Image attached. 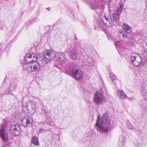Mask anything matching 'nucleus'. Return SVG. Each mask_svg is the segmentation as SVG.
<instances>
[{
	"label": "nucleus",
	"mask_w": 147,
	"mask_h": 147,
	"mask_svg": "<svg viewBox=\"0 0 147 147\" xmlns=\"http://www.w3.org/2000/svg\"><path fill=\"white\" fill-rule=\"evenodd\" d=\"M98 117L95 124V128L100 133H108L111 130V125L109 115L107 113H104L100 117L98 114Z\"/></svg>",
	"instance_id": "1"
},
{
	"label": "nucleus",
	"mask_w": 147,
	"mask_h": 147,
	"mask_svg": "<svg viewBox=\"0 0 147 147\" xmlns=\"http://www.w3.org/2000/svg\"><path fill=\"white\" fill-rule=\"evenodd\" d=\"M54 51L48 50L42 53L41 55L42 59L47 63L49 62L54 60Z\"/></svg>",
	"instance_id": "6"
},
{
	"label": "nucleus",
	"mask_w": 147,
	"mask_h": 147,
	"mask_svg": "<svg viewBox=\"0 0 147 147\" xmlns=\"http://www.w3.org/2000/svg\"><path fill=\"white\" fill-rule=\"evenodd\" d=\"M96 11L98 13V11H100L98 15L100 18V19L98 21L95 20L94 21V26L95 29L98 28L102 29L104 25L106 27H109L112 26L113 25L114 22L111 18H107L106 16L104 15L102 16L104 13L101 11L100 10Z\"/></svg>",
	"instance_id": "3"
},
{
	"label": "nucleus",
	"mask_w": 147,
	"mask_h": 147,
	"mask_svg": "<svg viewBox=\"0 0 147 147\" xmlns=\"http://www.w3.org/2000/svg\"><path fill=\"white\" fill-rule=\"evenodd\" d=\"M85 1H86L87 0H85Z\"/></svg>",
	"instance_id": "45"
},
{
	"label": "nucleus",
	"mask_w": 147,
	"mask_h": 147,
	"mask_svg": "<svg viewBox=\"0 0 147 147\" xmlns=\"http://www.w3.org/2000/svg\"><path fill=\"white\" fill-rule=\"evenodd\" d=\"M10 129L11 131V135L16 137L18 136L19 134V131L21 129V125L14 122H12L10 124Z\"/></svg>",
	"instance_id": "5"
},
{
	"label": "nucleus",
	"mask_w": 147,
	"mask_h": 147,
	"mask_svg": "<svg viewBox=\"0 0 147 147\" xmlns=\"http://www.w3.org/2000/svg\"><path fill=\"white\" fill-rule=\"evenodd\" d=\"M141 93L144 96H147V85L143 84L141 89Z\"/></svg>",
	"instance_id": "17"
},
{
	"label": "nucleus",
	"mask_w": 147,
	"mask_h": 147,
	"mask_svg": "<svg viewBox=\"0 0 147 147\" xmlns=\"http://www.w3.org/2000/svg\"><path fill=\"white\" fill-rule=\"evenodd\" d=\"M32 138H37V137H36L35 136H33L32 137Z\"/></svg>",
	"instance_id": "41"
},
{
	"label": "nucleus",
	"mask_w": 147,
	"mask_h": 147,
	"mask_svg": "<svg viewBox=\"0 0 147 147\" xmlns=\"http://www.w3.org/2000/svg\"><path fill=\"white\" fill-rule=\"evenodd\" d=\"M90 4V6L92 9L97 10H100L99 9H97V5L96 2H93L92 3H89Z\"/></svg>",
	"instance_id": "20"
},
{
	"label": "nucleus",
	"mask_w": 147,
	"mask_h": 147,
	"mask_svg": "<svg viewBox=\"0 0 147 147\" xmlns=\"http://www.w3.org/2000/svg\"><path fill=\"white\" fill-rule=\"evenodd\" d=\"M54 60L59 62L64 61L66 59L65 54L62 53L54 51Z\"/></svg>",
	"instance_id": "11"
},
{
	"label": "nucleus",
	"mask_w": 147,
	"mask_h": 147,
	"mask_svg": "<svg viewBox=\"0 0 147 147\" xmlns=\"http://www.w3.org/2000/svg\"><path fill=\"white\" fill-rule=\"evenodd\" d=\"M39 56L34 54H27L24 59L25 64L23 65L24 69L30 72L35 71L39 70L40 67V65L39 63L36 61Z\"/></svg>",
	"instance_id": "2"
},
{
	"label": "nucleus",
	"mask_w": 147,
	"mask_h": 147,
	"mask_svg": "<svg viewBox=\"0 0 147 147\" xmlns=\"http://www.w3.org/2000/svg\"><path fill=\"white\" fill-rule=\"evenodd\" d=\"M44 131V129H43L40 128L39 129L38 131V133H42V132Z\"/></svg>",
	"instance_id": "34"
},
{
	"label": "nucleus",
	"mask_w": 147,
	"mask_h": 147,
	"mask_svg": "<svg viewBox=\"0 0 147 147\" xmlns=\"http://www.w3.org/2000/svg\"><path fill=\"white\" fill-rule=\"evenodd\" d=\"M6 85V84L5 82H3L2 84V85L1 87V88H5V85Z\"/></svg>",
	"instance_id": "33"
},
{
	"label": "nucleus",
	"mask_w": 147,
	"mask_h": 147,
	"mask_svg": "<svg viewBox=\"0 0 147 147\" xmlns=\"http://www.w3.org/2000/svg\"><path fill=\"white\" fill-rule=\"evenodd\" d=\"M27 108V110L28 113H30L31 115H33L36 112V107L35 105L33 103H31L28 108V106L26 107L23 105V109L24 107Z\"/></svg>",
	"instance_id": "14"
},
{
	"label": "nucleus",
	"mask_w": 147,
	"mask_h": 147,
	"mask_svg": "<svg viewBox=\"0 0 147 147\" xmlns=\"http://www.w3.org/2000/svg\"><path fill=\"white\" fill-rule=\"evenodd\" d=\"M65 72L66 74L77 80H80L83 77V73L77 65L74 66L71 69L65 70Z\"/></svg>",
	"instance_id": "4"
},
{
	"label": "nucleus",
	"mask_w": 147,
	"mask_h": 147,
	"mask_svg": "<svg viewBox=\"0 0 147 147\" xmlns=\"http://www.w3.org/2000/svg\"><path fill=\"white\" fill-rule=\"evenodd\" d=\"M125 142V138H120L119 141V143L122 146H124Z\"/></svg>",
	"instance_id": "26"
},
{
	"label": "nucleus",
	"mask_w": 147,
	"mask_h": 147,
	"mask_svg": "<svg viewBox=\"0 0 147 147\" xmlns=\"http://www.w3.org/2000/svg\"><path fill=\"white\" fill-rule=\"evenodd\" d=\"M127 127L129 129H131L132 130L134 129L133 126L129 121H128L127 123Z\"/></svg>",
	"instance_id": "23"
},
{
	"label": "nucleus",
	"mask_w": 147,
	"mask_h": 147,
	"mask_svg": "<svg viewBox=\"0 0 147 147\" xmlns=\"http://www.w3.org/2000/svg\"><path fill=\"white\" fill-rule=\"evenodd\" d=\"M8 123L6 122L1 124L0 129V137L1 138H8V133L5 129L8 126Z\"/></svg>",
	"instance_id": "8"
},
{
	"label": "nucleus",
	"mask_w": 147,
	"mask_h": 147,
	"mask_svg": "<svg viewBox=\"0 0 147 147\" xmlns=\"http://www.w3.org/2000/svg\"><path fill=\"white\" fill-rule=\"evenodd\" d=\"M80 47L77 43H75L74 47L69 52V57L72 60H74L76 59L78 56V49Z\"/></svg>",
	"instance_id": "7"
},
{
	"label": "nucleus",
	"mask_w": 147,
	"mask_h": 147,
	"mask_svg": "<svg viewBox=\"0 0 147 147\" xmlns=\"http://www.w3.org/2000/svg\"><path fill=\"white\" fill-rule=\"evenodd\" d=\"M122 9H120L119 7L117 10L116 12L117 13H118V15H120L122 11Z\"/></svg>",
	"instance_id": "30"
},
{
	"label": "nucleus",
	"mask_w": 147,
	"mask_h": 147,
	"mask_svg": "<svg viewBox=\"0 0 147 147\" xmlns=\"http://www.w3.org/2000/svg\"><path fill=\"white\" fill-rule=\"evenodd\" d=\"M9 109V108L7 106H5V108L3 107L2 108V110L4 111L5 112L8 111Z\"/></svg>",
	"instance_id": "28"
},
{
	"label": "nucleus",
	"mask_w": 147,
	"mask_h": 147,
	"mask_svg": "<svg viewBox=\"0 0 147 147\" xmlns=\"http://www.w3.org/2000/svg\"><path fill=\"white\" fill-rule=\"evenodd\" d=\"M123 26L126 32L130 33L131 32V27L126 24L123 23Z\"/></svg>",
	"instance_id": "19"
},
{
	"label": "nucleus",
	"mask_w": 147,
	"mask_h": 147,
	"mask_svg": "<svg viewBox=\"0 0 147 147\" xmlns=\"http://www.w3.org/2000/svg\"><path fill=\"white\" fill-rule=\"evenodd\" d=\"M101 92L103 94H106L107 93L106 89L105 87H103L100 88Z\"/></svg>",
	"instance_id": "25"
},
{
	"label": "nucleus",
	"mask_w": 147,
	"mask_h": 147,
	"mask_svg": "<svg viewBox=\"0 0 147 147\" xmlns=\"http://www.w3.org/2000/svg\"><path fill=\"white\" fill-rule=\"evenodd\" d=\"M116 94L119 98L121 99H126L127 97V96L125 92L122 90H117L116 92Z\"/></svg>",
	"instance_id": "16"
},
{
	"label": "nucleus",
	"mask_w": 147,
	"mask_h": 147,
	"mask_svg": "<svg viewBox=\"0 0 147 147\" xmlns=\"http://www.w3.org/2000/svg\"><path fill=\"white\" fill-rule=\"evenodd\" d=\"M47 123L51 125H54V123L53 122L52 120L50 121L47 120Z\"/></svg>",
	"instance_id": "29"
},
{
	"label": "nucleus",
	"mask_w": 147,
	"mask_h": 147,
	"mask_svg": "<svg viewBox=\"0 0 147 147\" xmlns=\"http://www.w3.org/2000/svg\"><path fill=\"white\" fill-rule=\"evenodd\" d=\"M35 20V18H34L33 19V20H34V21Z\"/></svg>",
	"instance_id": "42"
},
{
	"label": "nucleus",
	"mask_w": 147,
	"mask_h": 147,
	"mask_svg": "<svg viewBox=\"0 0 147 147\" xmlns=\"http://www.w3.org/2000/svg\"><path fill=\"white\" fill-rule=\"evenodd\" d=\"M48 10V11H50L51 9V8L50 7H49L48 8H46Z\"/></svg>",
	"instance_id": "39"
},
{
	"label": "nucleus",
	"mask_w": 147,
	"mask_h": 147,
	"mask_svg": "<svg viewBox=\"0 0 147 147\" xmlns=\"http://www.w3.org/2000/svg\"><path fill=\"white\" fill-rule=\"evenodd\" d=\"M140 133L141 132V131H140Z\"/></svg>",
	"instance_id": "43"
},
{
	"label": "nucleus",
	"mask_w": 147,
	"mask_h": 147,
	"mask_svg": "<svg viewBox=\"0 0 147 147\" xmlns=\"http://www.w3.org/2000/svg\"><path fill=\"white\" fill-rule=\"evenodd\" d=\"M123 6H124L123 4H120L119 8H120V9H122Z\"/></svg>",
	"instance_id": "36"
},
{
	"label": "nucleus",
	"mask_w": 147,
	"mask_h": 147,
	"mask_svg": "<svg viewBox=\"0 0 147 147\" xmlns=\"http://www.w3.org/2000/svg\"><path fill=\"white\" fill-rule=\"evenodd\" d=\"M139 104L143 109H147V100L144 99L141 100L139 102Z\"/></svg>",
	"instance_id": "18"
},
{
	"label": "nucleus",
	"mask_w": 147,
	"mask_h": 147,
	"mask_svg": "<svg viewBox=\"0 0 147 147\" xmlns=\"http://www.w3.org/2000/svg\"><path fill=\"white\" fill-rule=\"evenodd\" d=\"M115 44L119 52L123 51L125 49V46L122 41H115Z\"/></svg>",
	"instance_id": "15"
},
{
	"label": "nucleus",
	"mask_w": 147,
	"mask_h": 147,
	"mask_svg": "<svg viewBox=\"0 0 147 147\" xmlns=\"http://www.w3.org/2000/svg\"><path fill=\"white\" fill-rule=\"evenodd\" d=\"M119 35L120 36H123V35L120 34V32L119 33Z\"/></svg>",
	"instance_id": "40"
},
{
	"label": "nucleus",
	"mask_w": 147,
	"mask_h": 147,
	"mask_svg": "<svg viewBox=\"0 0 147 147\" xmlns=\"http://www.w3.org/2000/svg\"><path fill=\"white\" fill-rule=\"evenodd\" d=\"M110 78L111 80L113 82H114V80H116L117 79L116 76L112 74H110Z\"/></svg>",
	"instance_id": "24"
},
{
	"label": "nucleus",
	"mask_w": 147,
	"mask_h": 147,
	"mask_svg": "<svg viewBox=\"0 0 147 147\" xmlns=\"http://www.w3.org/2000/svg\"><path fill=\"white\" fill-rule=\"evenodd\" d=\"M103 95L99 92H96L94 95V101L97 105H100L102 104Z\"/></svg>",
	"instance_id": "12"
},
{
	"label": "nucleus",
	"mask_w": 147,
	"mask_h": 147,
	"mask_svg": "<svg viewBox=\"0 0 147 147\" xmlns=\"http://www.w3.org/2000/svg\"><path fill=\"white\" fill-rule=\"evenodd\" d=\"M138 55V53H133L131 55V59L132 64L135 66H138L141 64V61L140 60L138 61V59H136V55Z\"/></svg>",
	"instance_id": "13"
},
{
	"label": "nucleus",
	"mask_w": 147,
	"mask_h": 147,
	"mask_svg": "<svg viewBox=\"0 0 147 147\" xmlns=\"http://www.w3.org/2000/svg\"><path fill=\"white\" fill-rule=\"evenodd\" d=\"M22 124L25 127H29L33 123V119L29 116H26L22 120Z\"/></svg>",
	"instance_id": "9"
},
{
	"label": "nucleus",
	"mask_w": 147,
	"mask_h": 147,
	"mask_svg": "<svg viewBox=\"0 0 147 147\" xmlns=\"http://www.w3.org/2000/svg\"><path fill=\"white\" fill-rule=\"evenodd\" d=\"M23 105H24V106H26V107L28 106L27 104H26V106H24L23 104L22 105V107H23ZM23 108V109L24 110V109H27V108L26 107L25 108V107H24V109H23V108Z\"/></svg>",
	"instance_id": "38"
},
{
	"label": "nucleus",
	"mask_w": 147,
	"mask_h": 147,
	"mask_svg": "<svg viewBox=\"0 0 147 147\" xmlns=\"http://www.w3.org/2000/svg\"><path fill=\"white\" fill-rule=\"evenodd\" d=\"M4 142H6L8 140V138H2Z\"/></svg>",
	"instance_id": "37"
},
{
	"label": "nucleus",
	"mask_w": 147,
	"mask_h": 147,
	"mask_svg": "<svg viewBox=\"0 0 147 147\" xmlns=\"http://www.w3.org/2000/svg\"><path fill=\"white\" fill-rule=\"evenodd\" d=\"M136 133H137V132L136 131Z\"/></svg>",
	"instance_id": "44"
},
{
	"label": "nucleus",
	"mask_w": 147,
	"mask_h": 147,
	"mask_svg": "<svg viewBox=\"0 0 147 147\" xmlns=\"http://www.w3.org/2000/svg\"><path fill=\"white\" fill-rule=\"evenodd\" d=\"M17 86L18 84L16 81H13L11 83L8 88L6 90V92H7L6 94L14 95L13 94L14 92L16 91Z\"/></svg>",
	"instance_id": "10"
},
{
	"label": "nucleus",
	"mask_w": 147,
	"mask_h": 147,
	"mask_svg": "<svg viewBox=\"0 0 147 147\" xmlns=\"http://www.w3.org/2000/svg\"><path fill=\"white\" fill-rule=\"evenodd\" d=\"M49 113L48 112H46L45 113V115L47 117V120L48 119H50L51 117V116L48 115V114Z\"/></svg>",
	"instance_id": "32"
},
{
	"label": "nucleus",
	"mask_w": 147,
	"mask_h": 147,
	"mask_svg": "<svg viewBox=\"0 0 147 147\" xmlns=\"http://www.w3.org/2000/svg\"><path fill=\"white\" fill-rule=\"evenodd\" d=\"M84 144L87 146L88 145H91V141L90 140H86L84 142Z\"/></svg>",
	"instance_id": "27"
},
{
	"label": "nucleus",
	"mask_w": 147,
	"mask_h": 147,
	"mask_svg": "<svg viewBox=\"0 0 147 147\" xmlns=\"http://www.w3.org/2000/svg\"><path fill=\"white\" fill-rule=\"evenodd\" d=\"M120 34L123 35V37H126L127 36L126 33L124 31H121L120 32Z\"/></svg>",
	"instance_id": "31"
},
{
	"label": "nucleus",
	"mask_w": 147,
	"mask_h": 147,
	"mask_svg": "<svg viewBox=\"0 0 147 147\" xmlns=\"http://www.w3.org/2000/svg\"><path fill=\"white\" fill-rule=\"evenodd\" d=\"M120 15H118L117 13H115L113 15V17L114 18L115 21L116 22L118 23L119 22V16Z\"/></svg>",
	"instance_id": "21"
},
{
	"label": "nucleus",
	"mask_w": 147,
	"mask_h": 147,
	"mask_svg": "<svg viewBox=\"0 0 147 147\" xmlns=\"http://www.w3.org/2000/svg\"><path fill=\"white\" fill-rule=\"evenodd\" d=\"M3 29V25L1 23V21L0 20V29Z\"/></svg>",
	"instance_id": "35"
},
{
	"label": "nucleus",
	"mask_w": 147,
	"mask_h": 147,
	"mask_svg": "<svg viewBox=\"0 0 147 147\" xmlns=\"http://www.w3.org/2000/svg\"><path fill=\"white\" fill-rule=\"evenodd\" d=\"M38 139V138H32V143L34 144L35 146H39V143Z\"/></svg>",
	"instance_id": "22"
}]
</instances>
